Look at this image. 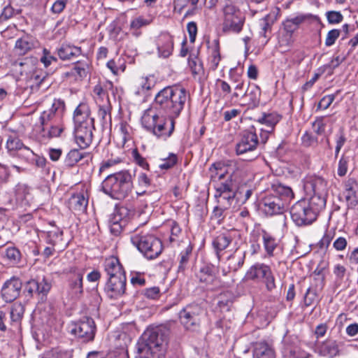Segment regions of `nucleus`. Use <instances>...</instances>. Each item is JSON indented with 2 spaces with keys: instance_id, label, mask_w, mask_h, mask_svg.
I'll return each instance as SVG.
<instances>
[{
  "instance_id": "obj_1",
  "label": "nucleus",
  "mask_w": 358,
  "mask_h": 358,
  "mask_svg": "<svg viewBox=\"0 0 358 358\" xmlns=\"http://www.w3.org/2000/svg\"><path fill=\"white\" fill-rule=\"evenodd\" d=\"M210 180L217 203L228 209L233 203H245L252 194V188H240L234 173L228 172L227 166L221 162L213 164L210 169Z\"/></svg>"
},
{
  "instance_id": "obj_2",
  "label": "nucleus",
  "mask_w": 358,
  "mask_h": 358,
  "mask_svg": "<svg viewBox=\"0 0 358 358\" xmlns=\"http://www.w3.org/2000/svg\"><path fill=\"white\" fill-rule=\"evenodd\" d=\"M169 333L162 326L147 329L136 344V358H162L161 350L167 345Z\"/></svg>"
},
{
  "instance_id": "obj_3",
  "label": "nucleus",
  "mask_w": 358,
  "mask_h": 358,
  "mask_svg": "<svg viewBox=\"0 0 358 358\" xmlns=\"http://www.w3.org/2000/svg\"><path fill=\"white\" fill-rule=\"evenodd\" d=\"M188 94L179 86H168L161 90L155 97L156 108L164 111L167 116L177 118L184 108Z\"/></svg>"
},
{
  "instance_id": "obj_4",
  "label": "nucleus",
  "mask_w": 358,
  "mask_h": 358,
  "mask_svg": "<svg viewBox=\"0 0 358 358\" xmlns=\"http://www.w3.org/2000/svg\"><path fill=\"white\" fill-rule=\"evenodd\" d=\"M74 137L81 149L90 145L93 139L94 120L90 117V107L87 103H80L73 113Z\"/></svg>"
},
{
  "instance_id": "obj_5",
  "label": "nucleus",
  "mask_w": 358,
  "mask_h": 358,
  "mask_svg": "<svg viewBox=\"0 0 358 358\" xmlns=\"http://www.w3.org/2000/svg\"><path fill=\"white\" fill-rule=\"evenodd\" d=\"M293 197L294 193L289 187L273 183L269 194L263 199V210L269 216L282 214Z\"/></svg>"
},
{
  "instance_id": "obj_6",
  "label": "nucleus",
  "mask_w": 358,
  "mask_h": 358,
  "mask_svg": "<svg viewBox=\"0 0 358 358\" xmlns=\"http://www.w3.org/2000/svg\"><path fill=\"white\" fill-rule=\"evenodd\" d=\"M101 188L106 194L113 199H124L132 192V176L129 171L110 174L103 181Z\"/></svg>"
},
{
  "instance_id": "obj_7",
  "label": "nucleus",
  "mask_w": 358,
  "mask_h": 358,
  "mask_svg": "<svg viewBox=\"0 0 358 358\" xmlns=\"http://www.w3.org/2000/svg\"><path fill=\"white\" fill-rule=\"evenodd\" d=\"M131 241L149 259L157 257L163 250L162 241L155 235L148 232H136L131 236Z\"/></svg>"
},
{
  "instance_id": "obj_8",
  "label": "nucleus",
  "mask_w": 358,
  "mask_h": 358,
  "mask_svg": "<svg viewBox=\"0 0 358 358\" xmlns=\"http://www.w3.org/2000/svg\"><path fill=\"white\" fill-rule=\"evenodd\" d=\"M203 315L204 310L200 305L190 303L179 312L178 317L186 330L195 331L200 328Z\"/></svg>"
},
{
  "instance_id": "obj_9",
  "label": "nucleus",
  "mask_w": 358,
  "mask_h": 358,
  "mask_svg": "<svg viewBox=\"0 0 358 358\" xmlns=\"http://www.w3.org/2000/svg\"><path fill=\"white\" fill-rule=\"evenodd\" d=\"M245 279L254 282H263L269 292L276 287L275 277L271 267L264 263L257 262L252 265L245 273Z\"/></svg>"
},
{
  "instance_id": "obj_10",
  "label": "nucleus",
  "mask_w": 358,
  "mask_h": 358,
  "mask_svg": "<svg viewBox=\"0 0 358 358\" xmlns=\"http://www.w3.org/2000/svg\"><path fill=\"white\" fill-rule=\"evenodd\" d=\"M259 143L258 138L254 127L244 131L241 138L236 145V152L238 155H248L244 160L252 161L257 157L255 150Z\"/></svg>"
},
{
  "instance_id": "obj_11",
  "label": "nucleus",
  "mask_w": 358,
  "mask_h": 358,
  "mask_svg": "<svg viewBox=\"0 0 358 358\" xmlns=\"http://www.w3.org/2000/svg\"><path fill=\"white\" fill-rule=\"evenodd\" d=\"M308 205V200L303 199L295 203L291 208L290 215L296 225H308L316 220L317 215Z\"/></svg>"
},
{
  "instance_id": "obj_12",
  "label": "nucleus",
  "mask_w": 358,
  "mask_h": 358,
  "mask_svg": "<svg viewBox=\"0 0 358 358\" xmlns=\"http://www.w3.org/2000/svg\"><path fill=\"white\" fill-rule=\"evenodd\" d=\"M131 214L132 212L125 206L117 208L109 221L110 232L115 236L119 235L127 225Z\"/></svg>"
},
{
  "instance_id": "obj_13",
  "label": "nucleus",
  "mask_w": 358,
  "mask_h": 358,
  "mask_svg": "<svg viewBox=\"0 0 358 358\" xmlns=\"http://www.w3.org/2000/svg\"><path fill=\"white\" fill-rule=\"evenodd\" d=\"M95 324L92 318L87 317L75 324L71 333L78 338L83 339V342L92 341L95 335Z\"/></svg>"
},
{
  "instance_id": "obj_14",
  "label": "nucleus",
  "mask_w": 358,
  "mask_h": 358,
  "mask_svg": "<svg viewBox=\"0 0 358 358\" xmlns=\"http://www.w3.org/2000/svg\"><path fill=\"white\" fill-rule=\"evenodd\" d=\"M303 189L306 195H327V182L320 176H310L306 177L303 182Z\"/></svg>"
},
{
  "instance_id": "obj_15",
  "label": "nucleus",
  "mask_w": 358,
  "mask_h": 358,
  "mask_svg": "<svg viewBox=\"0 0 358 358\" xmlns=\"http://www.w3.org/2000/svg\"><path fill=\"white\" fill-rule=\"evenodd\" d=\"M126 276L108 278L104 292L110 299L122 296L126 290Z\"/></svg>"
},
{
  "instance_id": "obj_16",
  "label": "nucleus",
  "mask_w": 358,
  "mask_h": 358,
  "mask_svg": "<svg viewBox=\"0 0 358 358\" xmlns=\"http://www.w3.org/2000/svg\"><path fill=\"white\" fill-rule=\"evenodd\" d=\"M22 286V282L19 278H12L7 280L1 289L3 299L6 302L13 301L19 296Z\"/></svg>"
},
{
  "instance_id": "obj_17",
  "label": "nucleus",
  "mask_w": 358,
  "mask_h": 358,
  "mask_svg": "<svg viewBox=\"0 0 358 358\" xmlns=\"http://www.w3.org/2000/svg\"><path fill=\"white\" fill-rule=\"evenodd\" d=\"M65 109L64 101L60 99H55L51 108L48 111H44L40 117V123L43 126V131H45V125L50 121L54 116L60 117Z\"/></svg>"
},
{
  "instance_id": "obj_18",
  "label": "nucleus",
  "mask_w": 358,
  "mask_h": 358,
  "mask_svg": "<svg viewBox=\"0 0 358 358\" xmlns=\"http://www.w3.org/2000/svg\"><path fill=\"white\" fill-rule=\"evenodd\" d=\"M176 118L168 116L159 117V126L155 131V135L157 138L166 141L173 134L175 129Z\"/></svg>"
},
{
  "instance_id": "obj_19",
  "label": "nucleus",
  "mask_w": 358,
  "mask_h": 358,
  "mask_svg": "<svg viewBox=\"0 0 358 358\" xmlns=\"http://www.w3.org/2000/svg\"><path fill=\"white\" fill-rule=\"evenodd\" d=\"M163 115H159L152 108H148L144 111L141 117V124L148 131L155 135V129L159 126V117H164Z\"/></svg>"
},
{
  "instance_id": "obj_20",
  "label": "nucleus",
  "mask_w": 358,
  "mask_h": 358,
  "mask_svg": "<svg viewBox=\"0 0 358 358\" xmlns=\"http://www.w3.org/2000/svg\"><path fill=\"white\" fill-rule=\"evenodd\" d=\"M57 53L60 59L66 61L74 59L83 55V50L80 47L64 43L57 48Z\"/></svg>"
},
{
  "instance_id": "obj_21",
  "label": "nucleus",
  "mask_w": 358,
  "mask_h": 358,
  "mask_svg": "<svg viewBox=\"0 0 358 358\" xmlns=\"http://www.w3.org/2000/svg\"><path fill=\"white\" fill-rule=\"evenodd\" d=\"M157 45L160 56L164 58L169 57L173 50V36L169 33L161 34L157 38Z\"/></svg>"
},
{
  "instance_id": "obj_22",
  "label": "nucleus",
  "mask_w": 358,
  "mask_h": 358,
  "mask_svg": "<svg viewBox=\"0 0 358 358\" xmlns=\"http://www.w3.org/2000/svg\"><path fill=\"white\" fill-rule=\"evenodd\" d=\"M245 259V252L241 250H236L230 256L228 257L226 264L228 271L223 270V274L226 275L228 272H236L240 269L244 264Z\"/></svg>"
},
{
  "instance_id": "obj_23",
  "label": "nucleus",
  "mask_w": 358,
  "mask_h": 358,
  "mask_svg": "<svg viewBox=\"0 0 358 358\" xmlns=\"http://www.w3.org/2000/svg\"><path fill=\"white\" fill-rule=\"evenodd\" d=\"M104 270L108 275V278L126 276L125 272L119 259L113 256L106 259L104 262Z\"/></svg>"
},
{
  "instance_id": "obj_24",
  "label": "nucleus",
  "mask_w": 358,
  "mask_h": 358,
  "mask_svg": "<svg viewBox=\"0 0 358 358\" xmlns=\"http://www.w3.org/2000/svg\"><path fill=\"white\" fill-rule=\"evenodd\" d=\"M261 89L255 84L249 85L246 91L243 94L242 99L246 101L245 104L251 108L259 106L260 102Z\"/></svg>"
},
{
  "instance_id": "obj_25",
  "label": "nucleus",
  "mask_w": 358,
  "mask_h": 358,
  "mask_svg": "<svg viewBox=\"0 0 358 358\" xmlns=\"http://www.w3.org/2000/svg\"><path fill=\"white\" fill-rule=\"evenodd\" d=\"M253 358H275L273 346L265 341L257 342L252 350Z\"/></svg>"
},
{
  "instance_id": "obj_26",
  "label": "nucleus",
  "mask_w": 358,
  "mask_h": 358,
  "mask_svg": "<svg viewBox=\"0 0 358 358\" xmlns=\"http://www.w3.org/2000/svg\"><path fill=\"white\" fill-rule=\"evenodd\" d=\"M82 272L75 273L69 280V293L73 299L79 298L83 292Z\"/></svg>"
},
{
  "instance_id": "obj_27",
  "label": "nucleus",
  "mask_w": 358,
  "mask_h": 358,
  "mask_svg": "<svg viewBox=\"0 0 358 358\" xmlns=\"http://www.w3.org/2000/svg\"><path fill=\"white\" fill-rule=\"evenodd\" d=\"M152 21L151 18L145 17L143 15L133 17L129 23V31L134 36L138 38L142 34L141 29L150 24Z\"/></svg>"
},
{
  "instance_id": "obj_28",
  "label": "nucleus",
  "mask_w": 358,
  "mask_h": 358,
  "mask_svg": "<svg viewBox=\"0 0 358 358\" xmlns=\"http://www.w3.org/2000/svg\"><path fill=\"white\" fill-rule=\"evenodd\" d=\"M87 204L88 199L82 192L73 194L69 200V208L76 213L85 212Z\"/></svg>"
},
{
  "instance_id": "obj_29",
  "label": "nucleus",
  "mask_w": 358,
  "mask_h": 358,
  "mask_svg": "<svg viewBox=\"0 0 358 358\" xmlns=\"http://www.w3.org/2000/svg\"><path fill=\"white\" fill-rule=\"evenodd\" d=\"M232 241V237L229 232H224L217 236L213 241V246L218 259H220V252L225 250Z\"/></svg>"
},
{
  "instance_id": "obj_30",
  "label": "nucleus",
  "mask_w": 358,
  "mask_h": 358,
  "mask_svg": "<svg viewBox=\"0 0 358 358\" xmlns=\"http://www.w3.org/2000/svg\"><path fill=\"white\" fill-rule=\"evenodd\" d=\"M243 24L244 17L243 15L224 19L222 29L224 32L239 33L243 29Z\"/></svg>"
},
{
  "instance_id": "obj_31",
  "label": "nucleus",
  "mask_w": 358,
  "mask_h": 358,
  "mask_svg": "<svg viewBox=\"0 0 358 358\" xmlns=\"http://www.w3.org/2000/svg\"><path fill=\"white\" fill-rule=\"evenodd\" d=\"M188 66L194 78L201 79L204 75V69L201 60L196 54L191 53L188 58Z\"/></svg>"
},
{
  "instance_id": "obj_32",
  "label": "nucleus",
  "mask_w": 358,
  "mask_h": 358,
  "mask_svg": "<svg viewBox=\"0 0 358 358\" xmlns=\"http://www.w3.org/2000/svg\"><path fill=\"white\" fill-rule=\"evenodd\" d=\"M277 20V13L274 11L269 13L259 20V34L264 38H268V34L271 32V27Z\"/></svg>"
},
{
  "instance_id": "obj_33",
  "label": "nucleus",
  "mask_w": 358,
  "mask_h": 358,
  "mask_svg": "<svg viewBox=\"0 0 358 358\" xmlns=\"http://www.w3.org/2000/svg\"><path fill=\"white\" fill-rule=\"evenodd\" d=\"M318 352L322 356L334 358L338 354L339 350L335 341L327 340L320 345Z\"/></svg>"
},
{
  "instance_id": "obj_34",
  "label": "nucleus",
  "mask_w": 358,
  "mask_h": 358,
  "mask_svg": "<svg viewBox=\"0 0 358 358\" xmlns=\"http://www.w3.org/2000/svg\"><path fill=\"white\" fill-rule=\"evenodd\" d=\"M281 116L276 113H264L262 117L258 119V122L262 124H265L268 129L267 133H271L274 127L280 120Z\"/></svg>"
},
{
  "instance_id": "obj_35",
  "label": "nucleus",
  "mask_w": 358,
  "mask_h": 358,
  "mask_svg": "<svg viewBox=\"0 0 358 358\" xmlns=\"http://www.w3.org/2000/svg\"><path fill=\"white\" fill-rule=\"evenodd\" d=\"M345 198L347 201L357 202L358 201V182L355 178H348L345 183Z\"/></svg>"
},
{
  "instance_id": "obj_36",
  "label": "nucleus",
  "mask_w": 358,
  "mask_h": 358,
  "mask_svg": "<svg viewBox=\"0 0 358 358\" xmlns=\"http://www.w3.org/2000/svg\"><path fill=\"white\" fill-rule=\"evenodd\" d=\"M310 197L306 199L308 200V206L312 210H314L315 214L317 215L319 212L322 210L326 205L327 195L321 194H311L308 195Z\"/></svg>"
},
{
  "instance_id": "obj_37",
  "label": "nucleus",
  "mask_w": 358,
  "mask_h": 358,
  "mask_svg": "<svg viewBox=\"0 0 358 358\" xmlns=\"http://www.w3.org/2000/svg\"><path fill=\"white\" fill-rule=\"evenodd\" d=\"M262 239L264 249L267 255L271 257L274 255V250L278 246L276 239L266 231H262Z\"/></svg>"
},
{
  "instance_id": "obj_38",
  "label": "nucleus",
  "mask_w": 358,
  "mask_h": 358,
  "mask_svg": "<svg viewBox=\"0 0 358 358\" xmlns=\"http://www.w3.org/2000/svg\"><path fill=\"white\" fill-rule=\"evenodd\" d=\"M24 306L21 303H15L12 305L10 310L11 324H19L23 317Z\"/></svg>"
},
{
  "instance_id": "obj_39",
  "label": "nucleus",
  "mask_w": 358,
  "mask_h": 358,
  "mask_svg": "<svg viewBox=\"0 0 358 358\" xmlns=\"http://www.w3.org/2000/svg\"><path fill=\"white\" fill-rule=\"evenodd\" d=\"M113 85L111 82L99 83L94 86L93 92L99 99L103 101L104 99H106L108 103H109L108 91L113 90Z\"/></svg>"
},
{
  "instance_id": "obj_40",
  "label": "nucleus",
  "mask_w": 358,
  "mask_h": 358,
  "mask_svg": "<svg viewBox=\"0 0 358 358\" xmlns=\"http://www.w3.org/2000/svg\"><path fill=\"white\" fill-rule=\"evenodd\" d=\"M243 0H227L223 8L224 19L231 18L232 17L243 15L240 10L236 6Z\"/></svg>"
},
{
  "instance_id": "obj_41",
  "label": "nucleus",
  "mask_w": 358,
  "mask_h": 358,
  "mask_svg": "<svg viewBox=\"0 0 358 358\" xmlns=\"http://www.w3.org/2000/svg\"><path fill=\"white\" fill-rule=\"evenodd\" d=\"M213 47L211 50V53L210 55V68L213 70H215L219 65L220 62L221 61V55H220V42L218 39H215L213 41Z\"/></svg>"
},
{
  "instance_id": "obj_42",
  "label": "nucleus",
  "mask_w": 358,
  "mask_h": 358,
  "mask_svg": "<svg viewBox=\"0 0 358 358\" xmlns=\"http://www.w3.org/2000/svg\"><path fill=\"white\" fill-rule=\"evenodd\" d=\"M155 85V81L153 76L141 77L136 82V87L138 88L136 94H144L154 87Z\"/></svg>"
},
{
  "instance_id": "obj_43",
  "label": "nucleus",
  "mask_w": 358,
  "mask_h": 358,
  "mask_svg": "<svg viewBox=\"0 0 358 358\" xmlns=\"http://www.w3.org/2000/svg\"><path fill=\"white\" fill-rule=\"evenodd\" d=\"M62 236L63 231L59 229L48 231L46 233V242L52 246L62 245L63 244Z\"/></svg>"
},
{
  "instance_id": "obj_44",
  "label": "nucleus",
  "mask_w": 358,
  "mask_h": 358,
  "mask_svg": "<svg viewBox=\"0 0 358 358\" xmlns=\"http://www.w3.org/2000/svg\"><path fill=\"white\" fill-rule=\"evenodd\" d=\"M34 45L26 38H21L17 40L15 45L16 52L19 55H24L31 50Z\"/></svg>"
},
{
  "instance_id": "obj_45",
  "label": "nucleus",
  "mask_w": 358,
  "mask_h": 358,
  "mask_svg": "<svg viewBox=\"0 0 358 358\" xmlns=\"http://www.w3.org/2000/svg\"><path fill=\"white\" fill-rule=\"evenodd\" d=\"M192 251V247L189 244L187 248L180 253L178 271H183L186 268Z\"/></svg>"
},
{
  "instance_id": "obj_46",
  "label": "nucleus",
  "mask_w": 358,
  "mask_h": 358,
  "mask_svg": "<svg viewBox=\"0 0 358 358\" xmlns=\"http://www.w3.org/2000/svg\"><path fill=\"white\" fill-rule=\"evenodd\" d=\"M6 148L9 151H15L24 149L32 153V151L27 147L24 146L21 140L17 137L10 136L6 141Z\"/></svg>"
},
{
  "instance_id": "obj_47",
  "label": "nucleus",
  "mask_w": 358,
  "mask_h": 358,
  "mask_svg": "<svg viewBox=\"0 0 358 358\" xmlns=\"http://www.w3.org/2000/svg\"><path fill=\"white\" fill-rule=\"evenodd\" d=\"M87 65L85 63L78 61L74 64L71 71L67 73V74L75 76L80 79H83L87 76Z\"/></svg>"
},
{
  "instance_id": "obj_48",
  "label": "nucleus",
  "mask_w": 358,
  "mask_h": 358,
  "mask_svg": "<svg viewBox=\"0 0 358 358\" xmlns=\"http://www.w3.org/2000/svg\"><path fill=\"white\" fill-rule=\"evenodd\" d=\"M232 304L233 301L230 293H223L220 295L217 306L221 311H229Z\"/></svg>"
},
{
  "instance_id": "obj_49",
  "label": "nucleus",
  "mask_w": 358,
  "mask_h": 358,
  "mask_svg": "<svg viewBox=\"0 0 358 358\" xmlns=\"http://www.w3.org/2000/svg\"><path fill=\"white\" fill-rule=\"evenodd\" d=\"M84 157V154L78 150H71L66 155L65 163L68 166H73Z\"/></svg>"
},
{
  "instance_id": "obj_50",
  "label": "nucleus",
  "mask_w": 358,
  "mask_h": 358,
  "mask_svg": "<svg viewBox=\"0 0 358 358\" xmlns=\"http://www.w3.org/2000/svg\"><path fill=\"white\" fill-rule=\"evenodd\" d=\"M15 194L16 200L24 201L30 194V187L25 184L19 183L15 187Z\"/></svg>"
},
{
  "instance_id": "obj_51",
  "label": "nucleus",
  "mask_w": 358,
  "mask_h": 358,
  "mask_svg": "<svg viewBox=\"0 0 358 358\" xmlns=\"http://www.w3.org/2000/svg\"><path fill=\"white\" fill-rule=\"evenodd\" d=\"M111 107L109 103L106 106H99L98 116L101 120V124L105 126L108 122L111 121Z\"/></svg>"
},
{
  "instance_id": "obj_52",
  "label": "nucleus",
  "mask_w": 358,
  "mask_h": 358,
  "mask_svg": "<svg viewBox=\"0 0 358 358\" xmlns=\"http://www.w3.org/2000/svg\"><path fill=\"white\" fill-rule=\"evenodd\" d=\"M36 280L38 284V291H37V294L41 296V299H43V297H45L50 292L52 287L51 282L45 278L41 279L38 278Z\"/></svg>"
},
{
  "instance_id": "obj_53",
  "label": "nucleus",
  "mask_w": 358,
  "mask_h": 358,
  "mask_svg": "<svg viewBox=\"0 0 358 358\" xmlns=\"http://www.w3.org/2000/svg\"><path fill=\"white\" fill-rule=\"evenodd\" d=\"M106 66L115 75H117L120 71H124L126 68L124 62L120 59H111L107 62Z\"/></svg>"
},
{
  "instance_id": "obj_54",
  "label": "nucleus",
  "mask_w": 358,
  "mask_h": 358,
  "mask_svg": "<svg viewBox=\"0 0 358 358\" xmlns=\"http://www.w3.org/2000/svg\"><path fill=\"white\" fill-rule=\"evenodd\" d=\"M321 289H317L313 287H309L304 296V303L306 306L312 305L318 296V292Z\"/></svg>"
},
{
  "instance_id": "obj_55",
  "label": "nucleus",
  "mask_w": 358,
  "mask_h": 358,
  "mask_svg": "<svg viewBox=\"0 0 358 358\" xmlns=\"http://www.w3.org/2000/svg\"><path fill=\"white\" fill-rule=\"evenodd\" d=\"M350 157L343 154L338 161L337 173L339 176H345L348 170Z\"/></svg>"
},
{
  "instance_id": "obj_56",
  "label": "nucleus",
  "mask_w": 358,
  "mask_h": 358,
  "mask_svg": "<svg viewBox=\"0 0 358 358\" xmlns=\"http://www.w3.org/2000/svg\"><path fill=\"white\" fill-rule=\"evenodd\" d=\"M64 130V127L62 125L56 126L52 125L50 127L49 129L47 130L45 127V131H43V128L41 129L42 135L43 136H47L48 138H55L60 136L61 133Z\"/></svg>"
},
{
  "instance_id": "obj_57",
  "label": "nucleus",
  "mask_w": 358,
  "mask_h": 358,
  "mask_svg": "<svg viewBox=\"0 0 358 358\" xmlns=\"http://www.w3.org/2000/svg\"><path fill=\"white\" fill-rule=\"evenodd\" d=\"M6 257L11 263L16 264L20 259L21 253L17 248L10 247L6 250Z\"/></svg>"
},
{
  "instance_id": "obj_58",
  "label": "nucleus",
  "mask_w": 358,
  "mask_h": 358,
  "mask_svg": "<svg viewBox=\"0 0 358 358\" xmlns=\"http://www.w3.org/2000/svg\"><path fill=\"white\" fill-rule=\"evenodd\" d=\"M347 141L343 130L341 129L336 135V148H335V157H337L342 147L344 145Z\"/></svg>"
},
{
  "instance_id": "obj_59",
  "label": "nucleus",
  "mask_w": 358,
  "mask_h": 358,
  "mask_svg": "<svg viewBox=\"0 0 358 358\" xmlns=\"http://www.w3.org/2000/svg\"><path fill=\"white\" fill-rule=\"evenodd\" d=\"M338 93L339 90H338L335 94H328L322 97L318 103L317 108H323L324 110L327 109L333 103Z\"/></svg>"
},
{
  "instance_id": "obj_60",
  "label": "nucleus",
  "mask_w": 358,
  "mask_h": 358,
  "mask_svg": "<svg viewBox=\"0 0 358 358\" xmlns=\"http://www.w3.org/2000/svg\"><path fill=\"white\" fill-rule=\"evenodd\" d=\"M177 156L174 154H170L169 156L163 159L162 162L159 165L161 169L168 170L172 168L177 163Z\"/></svg>"
},
{
  "instance_id": "obj_61",
  "label": "nucleus",
  "mask_w": 358,
  "mask_h": 358,
  "mask_svg": "<svg viewBox=\"0 0 358 358\" xmlns=\"http://www.w3.org/2000/svg\"><path fill=\"white\" fill-rule=\"evenodd\" d=\"M198 278H199L200 281L203 282L207 283L212 280L213 275L211 268L208 266L203 267L198 274Z\"/></svg>"
},
{
  "instance_id": "obj_62",
  "label": "nucleus",
  "mask_w": 358,
  "mask_h": 358,
  "mask_svg": "<svg viewBox=\"0 0 358 358\" xmlns=\"http://www.w3.org/2000/svg\"><path fill=\"white\" fill-rule=\"evenodd\" d=\"M313 127L314 129V131L318 134L321 135L324 133L326 123L324 120V117H317L313 122Z\"/></svg>"
},
{
  "instance_id": "obj_63",
  "label": "nucleus",
  "mask_w": 358,
  "mask_h": 358,
  "mask_svg": "<svg viewBox=\"0 0 358 358\" xmlns=\"http://www.w3.org/2000/svg\"><path fill=\"white\" fill-rule=\"evenodd\" d=\"M326 15H327V20H328L329 23H330V24L339 23L343 19V16L338 11H328L326 13Z\"/></svg>"
},
{
  "instance_id": "obj_64",
  "label": "nucleus",
  "mask_w": 358,
  "mask_h": 358,
  "mask_svg": "<svg viewBox=\"0 0 358 358\" xmlns=\"http://www.w3.org/2000/svg\"><path fill=\"white\" fill-rule=\"evenodd\" d=\"M334 236V232L327 231L320 241L318 245L321 249H327Z\"/></svg>"
}]
</instances>
